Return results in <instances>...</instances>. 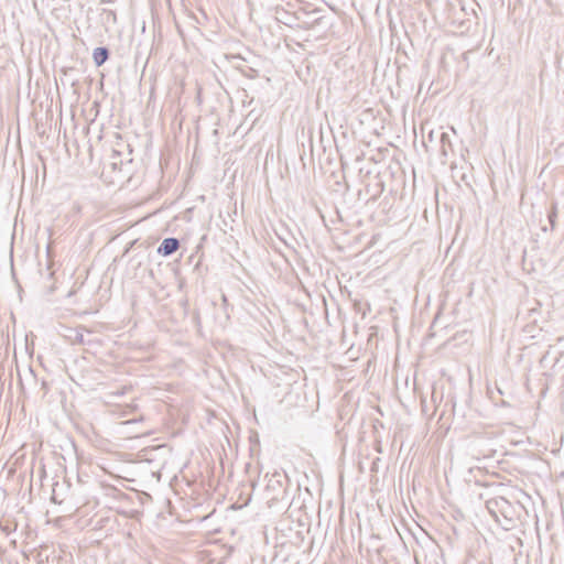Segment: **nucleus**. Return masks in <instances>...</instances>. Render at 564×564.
Listing matches in <instances>:
<instances>
[{"mask_svg": "<svg viewBox=\"0 0 564 564\" xmlns=\"http://www.w3.org/2000/svg\"><path fill=\"white\" fill-rule=\"evenodd\" d=\"M297 12L301 15L300 26H303L304 29H312L316 25L323 24L325 21V17L319 15L322 9L318 8H314L312 10H308L306 7L299 8Z\"/></svg>", "mask_w": 564, "mask_h": 564, "instance_id": "1", "label": "nucleus"}, {"mask_svg": "<svg viewBox=\"0 0 564 564\" xmlns=\"http://www.w3.org/2000/svg\"><path fill=\"white\" fill-rule=\"evenodd\" d=\"M284 480H289L285 473L274 471L270 476L268 484L265 486V490L273 492L271 500L283 499L285 495V489L283 488Z\"/></svg>", "mask_w": 564, "mask_h": 564, "instance_id": "2", "label": "nucleus"}, {"mask_svg": "<svg viewBox=\"0 0 564 564\" xmlns=\"http://www.w3.org/2000/svg\"><path fill=\"white\" fill-rule=\"evenodd\" d=\"M274 18L278 22L283 23L286 26H300V13L297 11H290L289 9H285L281 3H276L274 8Z\"/></svg>", "mask_w": 564, "mask_h": 564, "instance_id": "3", "label": "nucleus"}, {"mask_svg": "<svg viewBox=\"0 0 564 564\" xmlns=\"http://www.w3.org/2000/svg\"><path fill=\"white\" fill-rule=\"evenodd\" d=\"M511 507L510 502L503 497L491 498L486 501V508L489 513L498 521V513L505 514Z\"/></svg>", "mask_w": 564, "mask_h": 564, "instance_id": "4", "label": "nucleus"}, {"mask_svg": "<svg viewBox=\"0 0 564 564\" xmlns=\"http://www.w3.org/2000/svg\"><path fill=\"white\" fill-rule=\"evenodd\" d=\"M180 248V240L174 237H169L163 239V241L158 247V253L163 257H169L176 252Z\"/></svg>", "mask_w": 564, "mask_h": 564, "instance_id": "5", "label": "nucleus"}, {"mask_svg": "<svg viewBox=\"0 0 564 564\" xmlns=\"http://www.w3.org/2000/svg\"><path fill=\"white\" fill-rule=\"evenodd\" d=\"M383 182L381 180H379L378 177H376V181L373 184H367L366 185V188H365V192L366 194H370V197L367 199V204L370 203V202H376L378 199V197L381 195V193L383 192Z\"/></svg>", "mask_w": 564, "mask_h": 564, "instance_id": "6", "label": "nucleus"}, {"mask_svg": "<svg viewBox=\"0 0 564 564\" xmlns=\"http://www.w3.org/2000/svg\"><path fill=\"white\" fill-rule=\"evenodd\" d=\"M64 337L69 340L73 345H85V336L83 328H67Z\"/></svg>", "mask_w": 564, "mask_h": 564, "instance_id": "7", "label": "nucleus"}, {"mask_svg": "<svg viewBox=\"0 0 564 564\" xmlns=\"http://www.w3.org/2000/svg\"><path fill=\"white\" fill-rule=\"evenodd\" d=\"M110 56V51L106 46H98L93 52V61L97 67L102 66Z\"/></svg>", "mask_w": 564, "mask_h": 564, "instance_id": "8", "label": "nucleus"}, {"mask_svg": "<svg viewBox=\"0 0 564 564\" xmlns=\"http://www.w3.org/2000/svg\"><path fill=\"white\" fill-rule=\"evenodd\" d=\"M440 143H441V148H440L441 155L444 159H447L448 154L451 152H453V145H452V142L449 140L448 133H446V132H442L441 133V135H440Z\"/></svg>", "mask_w": 564, "mask_h": 564, "instance_id": "9", "label": "nucleus"}, {"mask_svg": "<svg viewBox=\"0 0 564 564\" xmlns=\"http://www.w3.org/2000/svg\"><path fill=\"white\" fill-rule=\"evenodd\" d=\"M120 154L117 151L112 153V161L110 162V166L113 171L121 170L122 161L119 159Z\"/></svg>", "mask_w": 564, "mask_h": 564, "instance_id": "10", "label": "nucleus"}, {"mask_svg": "<svg viewBox=\"0 0 564 564\" xmlns=\"http://www.w3.org/2000/svg\"><path fill=\"white\" fill-rule=\"evenodd\" d=\"M279 3H281L282 6H283V3H285V7H286L285 9H289L290 11H299V8H300L299 4L301 2H295L294 0H284V1L280 0Z\"/></svg>", "mask_w": 564, "mask_h": 564, "instance_id": "11", "label": "nucleus"}, {"mask_svg": "<svg viewBox=\"0 0 564 564\" xmlns=\"http://www.w3.org/2000/svg\"><path fill=\"white\" fill-rule=\"evenodd\" d=\"M555 219H556V206H552V210L549 214V221L551 224V228L554 229L555 227Z\"/></svg>", "mask_w": 564, "mask_h": 564, "instance_id": "12", "label": "nucleus"}, {"mask_svg": "<svg viewBox=\"0 0 564 564\" xmlns=\"http://www.w3.org/2000/svg\"><path fill=\"white\" fill-rule=\"evenodd\" d=\"M135 409H137V405H134V404H127V405L124 406V410H123V412H122V415H126V414H128V413H131V412H133Z\"/></svg>", "mask_w": 564, "mask_h": 564, "instance_id": "13", "label": "nucleus"}, {"mask_svg": "<svg viewBox=\"0 0 564 564\" xmlns=\"http://www.w3.org/2000/svg\"><path fill=\"white\" fill-rule=\"evenodd\" d=\"M138 242V240H132L128 243V246L126 247L124 249V252H123V256H126L132 248L133 246Z\"/></svg>", "mask_w": 564, "mask_h": 564, "instance_id": "14", "label": "nucleus"}, {"mask_svg": "<svg viewBox=\"0 0 564 564\" xmlns=\"http://www.w3.org/2000/svg\"><path fill=\"white\" fill-rule=\"evenodd\" d=\"M43 389H47V383L45 381L42 382Z\"/></svg>", "mask_w": 564, "mask_h": 564, "instance_id": "15", "label": "nucleus"}, {"mask_svg": "<svg viewBox=\"0 0 564 564\" xmlns=\"http://www.w3.org/2000/svg\"><path fill=\"white\" fill-rule=\"evenodd\" d=\"M132 422H137V420H128L124 423L128 424V423H132Z\"/></svg>", "mask_w": 564, "mask_h": 564, "instance_id": "16", "label": "nucleus"}]
</instances>
